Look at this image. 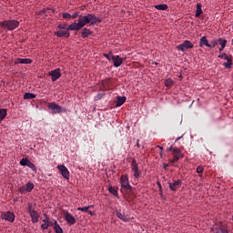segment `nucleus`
I'll return each mask as SVG.
<instances>
[{
    "instance_id": "obj_21",
    "label": "nucleus",
    "mask_w": 233,
    "mask_h": 233,
    "mask_svg": "<svg viewBox=\"0 0 233 233\" xmlns=\"http://www.w3.org/2000/svg\"><path fill=\"white\" fill-rule=\"evenodd\" d=\"M81 35H82L83 39H86V37H88V35H92V31L90 29L84 28Z\"/></svg>"
},
{
    "instance_id": "obj_28",
    "label": "nucleus",
    "mask_w": 233,
    "mask_h": 233,
    "mask_svg": "<svg viewBox=\"0 0 233 233\" xmlns=\"http://www.w3.org/2000/svg\"><path fill=\"white\" fill-rule=\"evenodd\" d=\"M54 230L56 233H63V228L59 225V223H56V226H54Z\"/></svg>"
},
{
    "instance_id": "obj_51",
    "label": "nucleus",
    "mask_w": 233,
    "mask_h": 233,
    "mask_svg": "<svg viewBox=\"0 0 233 233\" xmlns=\"http://www.w3.org/2000/svg\"><path fill=\"white\" fill-rule=\"evenodd\" d=\"M157 148L163 150V147H161V146H157Z\"/></svg>"
},
{
    "instance_id": "obj_16",
    "label": "nucleus",
    "mask_w": 233,
    "mask_h": 233,
    "mask_svg": "<svg viewBox=\"0 0 233 233\" xmlns=\"http://www.w3.org/2000/svg\"><path fill=\"white\" fill-rule=\"evenodd\" d=\"M199 46L203 48L204 46H208V48H212V46L208 43V40H207V36H202L200 38Z\"/></svg>"
},
{
    "instance_id": "obj_48",
    "label": "nucleus",
    "mask_w": 233,
    "mask_h": 233,
    "mask_svg": "<svg viewBox=\"0 0 233 233\" xmlns=\"http://www.w3.org/2000/svg\"><path fill=\"white\" fill-rule=\"evenodd\" d=\"M137 148H139V147H141V146L139 145V139L137 140Z\"/></svg>"
},
{
    "instance_id": "obj_15",
    "label": "nucleus",
    "mask_w": 233,
    "mask_h": 233,
    "mask_svg": "<svg viewBox=\"0 0 233 233\" xmlns=\"http://www.w3.org/2000/svg\"><path fill=\"white\" fill-rule=\"evenodd\" d=\"M32 64V59L30 58H17L15 60V65H30Z\"/></svg>"
},
{
    "instance_id": "obj_53",
    "label": "nucleus",
    "mask_w": 233,
    "mask_h": 233,
    "mask_svg": "<svg viewBox=\"0 0 233 233\" xmlns=\"http://www.w3.org/2000/svg\"><path fill=\"white\" fill-rule=\"evenodd\" d=\"M160 156H163V152H160Z\"/></svg>"
},
{
    "instance_id": "obj_14",
    "label": "nucleus",
    "mask_w": 233,
    "mask_h": 233,
    "mask_svg": "<svg viewBox=\"0 0 233 233\" xmlns=\"http://www.w3.org/2000/svg\"><path fill=\"white\" fill-rule=\"evenodd\" d=\"M112 57V61H113V64H114V66L116 68L121 66V65H123V58L119 56H111Z\"/></svg>"
},
{
    "instance_id": "obj_11",
    "label": "nucleus",
    "mask_w": 233,
    "mask_h": 233,
    "mask_svg": "<svg viewBox=\"0 0 233 233\" xmlns=\"http://www.w3.org/2000/svg\"><path fill=\"white\" fill-rule=\"evenodd\" d=\"M64 218L68 225H76V218H74L68 211L64 212Z\"/></svg>"
},
{
    "instance_id": "obj_18",
    "label": "nucleus",
    "mask_w": 233,
    "mask_h": 233,
    "mask_svg": "<svg viewBox=\"0 0 233 233\" xmlns=\"http://www.w3.org/2000/svg\"><path fill=\"white\" fill-rule=\"evenodd\" d=\"M43 223H46L47 227H56L57 220L50 219V218L46 217V218L43 219Z\"/></svg>"
},
{
    "instance_id": "obj_25",
    "label": "nucleus",
    "mask_w": 233,
    "mask_h": 233,
    "mask_svg": "<svg viewBox=\"0 0 233 233\" xmlns=\"http://www.w3.org/2000/svg\"><path fill=\"white\" fill-rule=\"evenodd\" d=\"M24 99H35V95L33 93H25L24 94Z\"/></svg>"
},
{
    "instance_id": "obj_8",
    "label": "nucleus",
    "mask_w": 233,
    "mask_h": 233,
    "mask_svg": "<svg viewBox=\"0 0 233 233\" xmlns=\"http://www.w3.org/2000/svg\"><path fill=\"white\" fill-rule=\"evenodd\" d=\"M48 76H51L52 82L55 83V81H57V79L61 77V69L60 68L54 69L48 73Z\"/></svg>"
},
{
    "instance_id": "obj_37",
    "label": "nucleus",
    "mask_w": 233,
    "mask_h": 233,
    "mask_svg": "<svg viewBox=\"0 0 233 233\" xmlns=\"http://www.w3.org/2000/svg\"><path fill=\"white\" fill-rule=\"evenodd\" d=\"M62 17H63L64 19H72V15H70L69 13H64V14L62 15Z\"/></svg>"
},
{
    "instance_id": "obj_19",
    "label": "nucleus",
    "mask_w": 233,
    "mask_h": 233,
    "mask_svg": "<svg viewBox=\"0 0 233 233\" xmlns=\"http://www.w3.org/2000/svg\"><path fill=\"white\" fill-rule=\"evenodd\" d=\"M55 35H56V37H70V33L68 31H63V30H59L55 32Z\"/></svg>"
},
{
    "instance_id": "obj_52",
    "label": "nucleus",
    "mask_w": 233,
    "mask_h": 233,
    "mask_svg": "<svg viewBox=\"0 0 233 233\" xmlns=\"http://www.w3.org/2000/svg\"><path fill=\"white\" fill-rule=\"evenodd\" d=\"M159 188H161V183L157 182Z\"/></svg>"
},
{
    "instance_id": "obj_13",
    "label": "nucleus",
    "mask_w": 233,
    "mask_h": 233,
    "mask_svg": "<svg viewBox=\"0 0 233 233\" xmlns=\"http://www.w3.org/2000/svg\"><path fill=\"white\" fill-rule=\"evenodd\" d=\"M116 216L118 219L124 221V223H128L130 221V217L126 216L125 213H122L121 210L116 209Z\"/></svg>"
},
{
    "instance_id": "obj_32",
    "label": "nucleus",
    "mask_w": 233,
    "mask_h": 233,
    "mask_svg": "<svg viewBox=\"0 0 233 233\" xmlns=\"http://www.w3.org/2000/svg\"><path fill=\"white\" fill-rule=\"evenodd\" d=\"M217 233H228V230L224 227H219L216 228Z\"/></svg>"
},
{
    "instance_id": "obj_27",
    "label": "nucleus",
    "mask_w": 233,
    "mask_h": 233,
    "mask_svg": "<svg viewBox=\"0 0 233 233\" xmlns=\"http://www.w3.org/2000/svg\"><path fill=\"white\" fill-rule=\"evenodd\" d=\"M25 189H26V192H32V190H34V183L28 182L25 185Z\"/></svg>"
},
{
    "instance_id": "obj_17",
    "label": "nucleus",
    "mask_w": 233,
    "mask_h": 233,
    "mask_svg": "<svg viewBox=\"0 0 233 233\" xmlns=\"http://www.w3.org/2000/svg\"><path fill=\"white\" fill-rule=\"evenodd\" d=\"M32 223H37L39 221V213L35 210L29 213Z\"/></svg>"
},
{
    "instance_id": "obj_50",
    "label": "nucleus",
    "mask_w": 233,
    "mask_h": 233,
    "mask_svg": "<svg viewBox=\"0 0 233 233\" xmlns=\"http://www.w3.org/2000/svg\"><path fill=\"white\" fill-rule=\"evenodd\" d=\"M222 50H225V48L220 47V48L218 49V52L221 54V51H222Z\"/></svg>"
},
{
    "instance_id": "obj_3",
    "label": "nucleus",
    "mask_w": 233,
    "mask_h": 233,
    "mask_svg": "<svg viewBox=\"0 0 233 233\" xmlns=\"http://www.w3.org/2000/svg\"><path fill=\"white\" fill-rule=\"evenodd\" d=\"M168 152H172L173 159L170 160V163H177L181 157H183V153H181V149L179 147H174V146H170L167 148Z\"/></svg>"
},
{
    "instance_id": "obj_47",
    "label": "nucleus",
    "mask_w": 233,
    "mask_h": 233,
    "mask_svg": "<svg viewBox=\"0 0 233 233\" xmlns=\"http://www.w3.org/2000/svg\"><path fill=\"white\" fill-rule=\"evenodd\" d=\"M103 98V93H100L96 96V99H102Z\"/></svg>"
},
{
    "instance_id": "obj_45",
    "label": "nucleus",
    "mask_w": 233,
    "mask_h": 233,
    "mask_svg": "<svg viewBox=\"0 0 233 233\" xmlns=\"http://www.w3.org/2000/svg\"><path fill=\"white\" fill-rule=\"evenodd\" d=\"M225 57H227V54L226 53H222L221 55L218 56L219 59H225Z\"/></svg>"
},
{
    "instance_id": "obj_24",
    "label": "nucleus",
    "mask_w": 233,
    "mask_h": 233,
    "mask_svg": "<svg viewBox=\"0 0 233 233\" xmlns=\"http://www.w3.org/2000/svg\"><path fill=\"white\" fill-rule=\"evenodd\" d=\"M155 8L157 10H168V5H167L166 4H160V5H155Z\"/></svg>"
},
{
    "instance_id": "obj_39",
    "label": "nucleus",
    "mask_w": 233,
    "mask_h": 233,
    "mask_svg": "<svg viewBox=\"0 0 233 233\" xmlns=\"http://www.w3.org/2000/svg\"><path fill=\"white\" fill-rule=\"evenodd\" d=\"M27 212L28 214H31L32 212H35V209L32 208V204L30 203H28Z\"/></svg>"
},
{
    "instance_id": "obj_42",
    "label": "nucleus",
    "mask_w": 233,
    "mask_h": 233,
    "mask_svg": "<svg viewBox=\"0 0 233 233\" xmlns=\"http://www.w3.org/2000/svg\"><path fill=\"white\" fill-rule=\"evenodd\" d=\"M79 15H79V12H75V13L71 15V18H72V19H76L77 17H79Z\"/></svg>"
},
{
    "instance_id": "obj_6",
    "label": "nucleus",
    "mask_w": 233,
    "mask_h": 233,
    "mask_svg": "<svg viewBox=\"0 0 233 233\" xmlns=\"http://www.w3.org/2000/svg\"><path fill=\"white\" fill-rule=\"evenodd\" d=\"M131 168L134 172V177L139 179V177H141V171H139V166L135 158L132 159Z\"/></svg>"
},
{
    "instance_id": "obj_22",
    "label": "nucleus",
    "mask_w": 233,
    "mask_h": 233,
    "mask_svg": "<svg viewBox=\"0 0 233 233\" xmlns=\"http://www.w3.org/2000/svg\"><path fill=\"white\" fill-rule=\"evenodd\" d=\"M90 208H92V206L77 208V210H80L81 212H87L88 214L92 215V211L90 210Z\"/></svg>"
},
{
    "instance_id": "obj_4",
    "label": "nucleus",
    "mask_w": 233,
    "mask_h": 233,
    "mask_svg": "<svg viewBox=\"0 0 233 233\" xmlns=\"http://www.w3.org/2000/svg\"><path fill=\"white\" fill-rule=\"evenodd\" d=\"M49 110H52L51 114H62L66 113V108L52 102L48 104Z\"/></svg>"
},
{
    "instance_id": "obj_41",
    "label": "nucleus",
    "mask_w": 233,
    "mask_h": 233,
    "mask_svg": "<svg viewBox=\"0 0 233 233\" xmlns=\"http://www.w3.org/2000/svg\"><path fill=\"white\" fill-rule=\"evenodd\" d=\"M112 52H110V54H104V57H106V59H107L108 61H110L112 59Z\"/></svg>"
},
{
    "instance_id": "obj_31",
    "label": "nucleus",
    "mask_w": 233,
    "mask_h": 233,
    "mask_svg": "<svg viewBox=\"0 0 233 233\" xmlns=\"http://www.w3.org/2000/svg\"><path fill=\"white\" fill-rule=\"evenodd\" d=\"M174 85V80L167 78L165 80V86H172Z\"/></svg>"
},
{
    "instance_id": "obj_29",
    "label": "nucleus",
    "mask_w": 233,
    "mask_h": 233,
    "mask_svg": "<svg viewBox=\"0 0 233 233\" xmlns=\"http://www.w3.org/2000/svg\"><path fill=\"white\" fill-rule=\"evenodd\" d=\"M108 191L110 192V194H112L113 196L117 198V196H118L117 189H116V188H114L112 187H108Z\"/></svg>"
},
{
    "instance_id": "obj_23",
    "label": "nucleus",
    "mask_w": 233,
    "mask_h": 233,
    "mask_svg": "<svg viewBox=\"0 0 233 233\" xmlns=\"http://www.w3.org/2000/svg\"><path fill=\"white\" fill-rule=\"evenodd\" d=\"M201 4H197L196 17H199V15L203 14V9H201Z\"/></svg>"
},
{
    "instance_id": "obj_40",
    "label": "nucleus",
    "mask_w": 233,
    "mask_h": 233,
    "mask_svg": "<svg viewBox=\"0 0 233 233\" xmlns=\"http://www.w3.org/2000/svg\"><path fill=\"white\" fill-rule=\"evenodd\" d=\"M50 10H52V12H56V9H52V8H44L42 10L43 14H48V12H50Z\"/></svg>"
},
{
    "instance_id": "obj_49",
    "label": "nucleus",
    "mask_w": 233,
    "mask_h": 233,
    "mask_svg": "<svg viewBox=\"0 0 233 233\" xmlns=\"http://www.w3.org/2000/svg\"><path fill=\"white\" fill-rule=\"evenodd\" d=\"M168 168V164H164V169L167 170Z\"/></svg>"
},
{
    "instance_id": "obj_44",
    "label": "nucleus",
    "mask_w": 233,
    "mask_h": 233,
    "mask_svg": "<svg viewBox=\"0 0 233 233\" xmlns=\"http://www.w3.org/2000/svg\"><path fill=\"white\" fill-rule=\"evenodd\" d=\"M41 228H42L43 230H46V229L48 228V225H47L46 222H44V223L41 225Z\"/></svg>"
},
{
    "instance_id": "obj_26",
    "label": "nucleus",
    "mask_w": 233,
    "mask_h": 233,
    "mask_svg": "<svg viewBox=\"0 0 233 233\" xmlns=\"http://www.w3.org/2000/svg\"><path fill=\"white\" fill-rule=\"evenodd\" d=\"M30 163V159H28V158H22L21 160H20V165L22 166V167H28V164Z\"/></svg>"
},
{
    "instance_id": "obj_33",
    "label": "nucleus",
    "mask_w": 233,
    "mask_h": 233,
    "mask_svg": "<svg viewBox=\"0 0 233 233\" xmlns=\"http://www.w3.org/2000/svg\"><path fill=\"white\" fill-rule=\"evenodd\" d=\"M218 45H220V46H221L222 48H225V46H227V40L222 39V38H219V39H218Z\"/></svg>"
},
{
    "instance_id": "obj_9",
    "label": "nucleus",
    "mask_w": 233,
    "mask_h": 233,
    "mask_svg": "<svg viewBox=\"0 0 233 233\" xmlns=\"http://www.w3.org/2000/svg\"><path fill=\"white\" fill-rule=\"evenodd\" d=\"M57 168L65 179H70V171L65 167V165L57 166Z\"/></svg>"
},
{
    "instance_id": "obj_5",
    "label": "nucleus",
    "mask_w": 233,
    "mask_h": 233,
    "mask_svg": "<svg viewBox=\"0 0 233 233\" xmlns=\"http://www.w3.org/2000/svg\"><path fill=\"white\" fill-rule=\"evenodd\" d=\"M189 48H194V44L189 40H185L182 44L177 46V50H179L180 52H186V50H189Z\"/></svg>"
},
{
    "instance_id": "obj_30",
    "label": "nucleus",
    "mask_w": 233,
    "mask_h": 233,
    "mask_svg": "<svg viewBox=\"0 0 233 233\" xmlns=\"http://www.w3.org/2000/svg\"><path fill=\"white\" fill-rule=\"evenodd\" d=\"M5 117H6V109H5V108L0 109V119H1V121H3V119H5Z\"/></svg>"
},
{
    "instance_id": "obj_34",
    "label": "nucleus",
    "mask_w": 233,
    "mask_h": 233,
    "mask_svg": "<svg viewBox=\"0 0 233 233\" xmlns=\"http://www.w3.org/2000/svg\"><path fill=\"white\" fill-rule=\"evenodd\" d=\"M218 40H212L209 44V46H211V48H216V46H218Z\"/></svg>"
},
{
    "instance_id": "obj_12",
    "label": "nucleus",
    "mask_w": 233,
    "mask_h": 233,
    "mask_svg": "<svg viewBox=\"0 0 233 233\" xmlns=\"http://www.w3.org/2000/svg\"><path fill=\"white\" fill-rule=\"evenodd\" d=\"M168 185H169L170 190H172L173 192H176V190H177V188H179L181 185H183V182L181 181V179H177V180H175L174 182H169Z\"/></svg>"
},
{
    "instance_id": "obj_43",
    "label": "nucleus",
    "mask_w": 233,
    "mask_h": 233,
    "mask_svg": "<svg viewBox=\"0 0 233 233\" xmlns=\"http://www.w3.org/2000/svg\"><path fill=\"white\" fill-rule=\"evenodd\" d=\"M19 192H21L22 194H25V192H26V187L25 186L20 187Z\"/></svg>"
},
{
    "instance_id": "obj_36",
    "label": "nucleus",
    "mask_w": 233,
    "mask_h": 233,
    "mask_svg": "<svg viewBox=\"0 0 233 233\" xmlns=\"http://www.w3.org/2000/svg\"><path fill=\"white\" fill-rule=\"evenodd\" d=\"M27 167L29 168H31V170H33V172H35V165H34V163H32L31 161H29V163L27 164Z\"/></svg>"
},
{
    "instance_id": "obj_20",
    "label": "nucleus",
    "mask_w": 233,
    "mask_h": 233,
    "mask_svg": "<svg viewBox=\"0 0 233 233\" xmlns=\"http://www.w3.org/2000/svg\"><path fill=\"white\" fill-rule=\"evenodd\" d=\"M127 101V96H116V106H123Z\"/></svg>"
},
{
    "instance_id": "obj_46",
    "label": "nucleus",
    "mask_w": 233,
    "mask_h": 233,
    "mask_svg": "<svg viewBox=\"0 0 233 233\" xmlns=\"http://www.w3.org/2000/svg\"><path fill=\"white\" fill-rule=\"evenodd\" d=\"M224 59H226L227 62L232 61V56H228V55H226V57Z\"/></svg>"
},
{
    "instance_id": "obj_38",
    "label": "nucleus",
    "mask_w": 233,
    "mask_h": 233,
    "mask_svg": "<svg viewBox=\"0 0 233 233\" xmlns=\"http://www.w3.org/2000/svg\"><path fill=\"white\" fill-rule=\"evenodd\" d=\"M205 168L202 166L197 167V174H203Z\"/></svg>"
},
{
    "instance_id": "obj_10",
    "label": "nucleus",
    "mask_w": 233,
    "mask_h": 233,
    "mask_svg": "<svg viewBox=\"0 0 233 233\" xmlns=\"http://www.w3.org/2000/svg\"><path fill=\"white\" fill-rule=\"evenodd\" d=\"M120 183L123 188L127 190H131L132 186H130V182H128V177L127 175H123L120 178Z\"/></svg>"
},
{
    "instance_id": "obj_1",
    "label": "nucleus",
    "mask_w": 233,
    "mask_h": 233,
    "mask_svg": "<svg viewBox=\"0 0 233 233\" xmlns=\"http://www.w3.org/2000/svg\"><path fill=\"white\" fill-rule=\"evenodd\" d=\"M98 23H103V18L97 17L94 14H87L86 15H79L78 22H74L68 26L66 25V24H60L57 25V28L59 30H70L71 32H78V30H81L82 28H84V26H86V25L92 26L94 25H97Z\"/></svg>"
},
{
    "instance_id": "obj_35",
    "label": "nucleus",
    "mask_w": 233,
    "mask_h": 233,
    "mask_svg": "<svg viewBox=\"0 0 233 233\" xmlns=\"http://www.w3.org/2000/svg\"><path fill=\"white\" fill-rule=\"evenodd\" d=\"M232 61H228L227 63H224L223 64V66H225V68H228V69H230V68H232Z\"/></svg>"
},
{
    "instance_id": "obj_2",
    "label": "nucleus",
    "mask_w": 233,
    "mask_h": 233,
    "mask_svg": "<svg viewBox=\"0 0 233 233\" xmlns=\"http://www.w3.org/2000/svg\"><path fill=\"white\" fill-rule=\"evenodd\" d=\"M0 26L5 30H9V32H12L15 30V28H19V21L14 19L2 21L0 22Z\"/></svg>"
},
{
    "instance_id": "obj_7",
    "label": "nucleus",
    "mask_w": 233,
    "mask_h": 233,
    "mask_svg": "<svg viewBox=\"0 0 233 233\" xmlns=\"http://www.w3.org/2000/svg\"><path fill=\"white\" fill-rule=\"evenodd\" d=\"M1 218L5 221H9V223H14V221H15V214L11 211L2 212Z\"/></svg>"
}]
</instances>
